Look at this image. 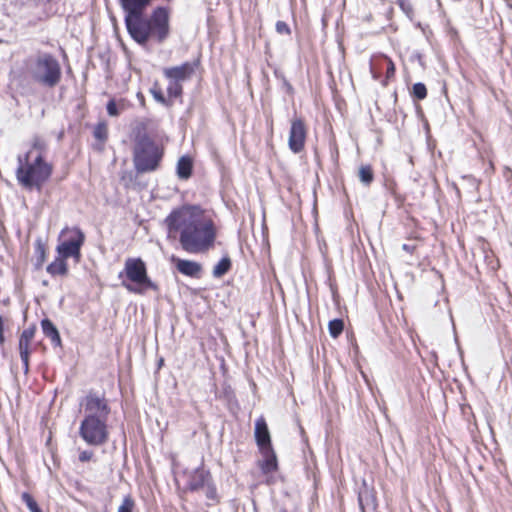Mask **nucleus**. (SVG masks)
<instances>
[{
    "instance_id": "f257e3e1",
    "label": "nucleus",
    "mask_w": 512,
    "mask_h": 512,
    "mask_svg": "<svg viewBox=\"0 0 512 512\" xmlns=\"http://www.w3.org/2000/svg\"><path fill=\"white\" fill-rule=\"evenodd\" d=\"M165 223L170 238H176L177 233H180L181 247L188 253L206 252L214 244V223L199 207L184 206L175 210L166 218Z\"/></svg>"
},
{
    "instance_id": "f03ea898",
    "label": "nucleus",
    "mask_w": 512,
    "mask_h": 512,
    "mask_svg": "<svg viewBox=\"0 0 512 512\" xmlns=\"http://www.w3.org/2000/svg\"><path fill=\"white\" fill-rule=\"evenodd\" d=\"M152 0H120L126 12L125 23L131 37L141 45L155 37L164 41L169 34V13L166 8H156L149 19L143 18V11Z\"/></svg>"
},
{
    "instance_id": "7ed1b4c3",
    "label": "nucleus",
    "mask_w": 512,
    "mask_h": 512,
    "mask_svg": "<svg viewBox=\"0 0 512 512\" xmlns=\"http://www.w3.org/2000/svg\"><path fill=\"white\" fill-rule=\"evenodd\" d=\"M80 412L83 414L78 430L81 439L89 446L105 445L110 436L108 419L111 412L105 396L89 392L80 401Z\"/></svg>"
},
{
    "instance_id": "20e7f679",
    "label": "nucleus",
    "mask_w": 512,
    "mask_h": 512,
    "mask_svg": "<svg viewBox=\"0 0 512 512\" xmlns=\"http://www.w3.org/2000/svg\"><path fill=\"white\" fill-rule=\"evenodd\" d=\"M47 152V142L40 136H35L31 148L18 156L16 178L18 183L28 190H41L44 183L50 178L53 167L44 156Z\"/></svg>"
},
{
    "instance_id": "39448f33",
    "label": "nucleus",
    "mask_w": 512,
    "mask_h": 512,
    "mask_svg": "<svg viewBox=\"0 0 512 512\" xmlns=\"http://www.w3.org/2000/svg\"><path fill=\"white\" fill-rule=\"evenodd\" d=\"M122 279V285L129 292L145 294L148 290H157L147 273L146 264L141 258H127L124 269L118 275Z\"/></svg>"
},
{
    "instance_id": "423d86ee",
    "label": "nucleus",
    "mask_w": 512,
    "mask_h": 512,
    "mask_svg": "<svg viewBox=\"0 0 512 512\" xmlns=\"http://www.w3.org/2000/svg\"><path fill=\"white\" fill-rule=\"evenodd\" d=\"M30 77L46 87H55L61 79V67L51 54L43 53L31 59L27 65Z\"/></svg>"
},
{
    "instance_id": "0eeeda50",
    "label": "nucleus",
    "mask_w": 512,
    "mask_h": 512,
    "mask_svg": "<svg viewBox=\"0 0 512 512\" xmlns=\"http://www.w3.org/2000/svg\"><path fill=\"white\" fill-rule=\"evenodd\" d=\"M163 156L162 148L146 135L139 137L134 148V166L137 172L156 170Z\"/></svg>"
},
{
    "instance_id": "6e6552de",
    "label": "nucleus",
    "mask_w": 512,
    "mask_h": 512,
    "mask_svg": "<svg viewBox=\"0 0 512 512\" xmlns=\"http://www.w3.org/2000/svg\"><path fill=\"white\" fill-rule=\"evenodd\" d=\"M85 241V234L78 227H65L58 237L56 251L59 255L73 258L76 263L81 260V247Z\"/></svg>"
},
{
    "instance_id": "1a4fd4ad",
    "label": "nucleus",
    "mask_w": 512,
    "mask_h": 512,
    "mask_svg": "<svg viewBox=\"0 0 512 512\" xmlns=\"http://www.w3.org/2000/svg\"><path fill=\"white\" fill-rule=\"evenodd\" d=\"M307 130L302 119L294 118L291 121L288 145L292 152L300 153L305 146Z\"/></svg>"
},
{
    "instance_id": "9d476101",
    "label": "nucleus",
    "mask_w": 512,
    "mask_h": 512,
    "mask_svg": "<svg viewBox=\"0 0 512 512\" xmlns=\"http://www.w3.org/2000/svg\"><path fill=\"white\" fill-rule=\"evenodd\" d=\"M35 331H36L35 327H28L25 330H23V332L21 333L20 338H19L18 348H19L20 358L24 365L25 373H27L29 370V356L31 353L30 345L34 338Z\"/></svg>"
},
{
    "instance_id": "9b49d317",
    "label": "nucleus",
    "mask_w": 512,
    "mask_h": 512,
    "mask_svg": "<svg viewBox=\"0 0 512 512\" xmlns=\"http://www.w3.org/2000/svg\"><path fill=\"white\" fill-rule=\"evenodd\" d=\"M384 65L386 66V79L389 80L392 77H394L395 65H394L393 61L385 55H380V56L374 57L370 62V70L375 79L379 78L380 69Z\"/></svg>"
},
{
    "instance_id": "f8f14e48",
    "label": "nucleus",
    "mask_w": 512,
    "mask_h": 512,
    "mask_svg": "<svg viewBox=\"0 0 512 512\" xmlns=\"http://www.w3.org/2000/svg\"><path fill=\"white\" fill-rule=\"evenodd\" d=\"M193 71L190 63H184L180 66L165 68L163 72L169 80L181 82L188 79Z\"/></svg>"
},
{
    "instance_id": "ddd939ff",
    "label": "nucleus",
    "mask_w": 512,
    "mask_h": 512,
    "mask_svg": "<svg viewBox=\"0 0 512 512\" xmlns=\"http://www.w3.org/2000/svg\"><path fill=\"white\" fill-rule=\"evenodd\" d=\"M255 438L260 450L271 446V439L266 421L263 417L256 420Z\"/></svg>"
},
{
    "instance_id": "4468645a",
    "label": "nucleus",
    "mask_w": 512,
    "mask_h": 512,
    "mask_svg": "<svg viewBox=\"0 0 512 512\" xmlns=\"http://www.w3.org/2000/svg\"><path fill=\"white\" fill-rule=\"evenodd\" d=\"M173 260L176 263L178 271L184 275L197 277L202 270V266L195 261L183 260L179 258H175Z\"/></svg>"
},
{
    "instance_id": "2eb2a0df",
    "label": "nucleus",
    "mask_w": 512,
    "mask_h": 512,
    "mask_svg": "<svg viewBox=\"0 0 512 512\" xmlns=\"http://www.w3.org/2000/svg\"><path fill=\"white\" fill-rule=\"evenodd\" d=\"M263 461L260 463L261 470L264 473H271L277 470V457L272 447L261 450Z\"/></svg>"
},
{
    "instance_id": "dca6fc26",
    "label": "nucleus",
    "mask_w": 512,
    "mask_h": 512,
    "mask_svg": "<svg viewBox=\"0 0 512 512\" xmlns=\"http://www.w3.org/2000/svg\"><path fill=\"white\" fill-rule=\"evenodd\" d=\"M209 480L210 474L208 472L204 469H196L191 475L188 485L191 490H199L205 488Z\"/></svg>"
},
{
    "instance_id": "f3484780",
    "label": "nucleus",
    "mask_w": 512,
    "mask_h": 512,
    "mask_svg": "<svg viewBox=\"0 0 512 512\" xmlns=\"http://www.w3.org/2000/svg\"><path fill=\"white\" fill-rule=\"evenodd\" d=\"M68 258L69 257L58 254L55 260L47 266V272L51 276H66L68 274V265L66 262Z\"/></svg>"
},
{
    "instance_id": "a211bd4d",
    "label": "nucleus",
    "mask_w": 512,
    "mask_h": 512,
    "mask_svg": "<svg viewBox=\"0 0 512 512\" xmlns=\"http://www.w3.org/2000/svg\"><path fill=\"white\" fill-rule=\"evenodd\" d=\"M358 502L362 512L367 508L375 509L376 507L374 494L366 485L359 491Z\"/></svg>"
},
{
    "instance_id": "6ab92c4d",
    "label": "nucleus",
    "mask_w": 512,
    "mask_h": 512,
    "mask_svg": "<svg viewBox=\"0 0 512 512\" xmlns=\"http://www.w3.org/2000/svg\"><path fill=\"white\" fill-rule=\"evenodd\" d=\"M192 159L188 156H182L177 163V175L180 179H188L192 173Z\"/></svg>"
},
{
    "instance_id": "aec40b11",
    "label": "nucleus",
    "mask_w": 512,
    "mask_h": 512,
    "mask_svg": "<svg viewBox=\"0 0 512 512\" xmlns=\"http://www.w3.org/2000/svg\"><path fill=\"white\" fill-rule=\"evenodd\" d=\"M41 326L45 336L50 338L54 345H60L61 338L53 323L50 320L45 319L42 321Z\"/></svg>"
},
{
    "instance_id": "412c9836",
    "label": "nucleus",
    "mask_w": 512,
    "mask_h": 512,
    "mask_svg": "<svg viewBox=\"0 0 512 512\" xmlns=\"http://www.w3.org/2000/svg\"><path fill=\"white\" fill-rule=\"evenodd\" d=\"M128 107H129V104L124 99H121L119 101L111 100L107 104V112L110 116L116 117V116H119Z\"/></svg>"
},
{
    "instance_id": "4be33fe9",
    "label": "nucleus",
    "mask_w": 512,
    "mask_h": 512,
    "mask_svg": "<svg viewBox=\"0 0 512 512\" xmlns=\"http://www.w3.org/2000/svg\"><path fill=\"white\" fill-rule=\"evenodd\" d=\"M231 268V260L229 257H223L213 268V276L220 278L225 275Z\"/></svg>"
},
{
    "instance_id": "5701e85b",
    "label": "nucleus",
    "mask_w": 512,
    "mask_h": 512,
    "mask_svg": "<svg viewBox=\"0 0 512 512\" xmlns=\"http://www.w3.org/2000/svg\"><path fill=\"white\" fill-rule=\"evenodd\" d=\"M329 333L333 338H337L344 329V323L341 319L331 320L328 324Z\"/></svg>"
},
{
    "instance_id": "b1692460",
    "label": "nucleus",
    "mask_w": 512,
    "mask_h": 512,
    "mask_svg": "<svg viewBox=\"0 0 512 512\" xmlns=\"http://www.w3.org/2000/svg\"><path fill=\"white\" fill-rule=\"evenodd\" d=\"M359 178L362 183L369 185L373 181V171L370 166H361L359 169Z\"/></svg>"
},
{
    "instance_id": "393cba45",
    "label": "nucleus",
    "mask_w": 512,
    "mask_h": 512,
    "mask_svg": "<svg viewBox=\"0 0 512 512\" xmlns=\"http://www.w3.org/2000/svg\"><path fill=\"white\" fill-rule=\"evenodd\" d=\"M22 500L26 503L28 509L31 512H42L41 509L38 507V504L33 499V497L29 493H23L22 494Z\"/></svg>"
},
{
    "instance_id": "a878e982",
    "label": "nucleus",
    "mask_w": 512,
    "mask_h": 512,
    "mask_svg": "<svg viewBox=\"0 0 512 512\" xmlns=\"http://www.w3.org/2000/svg\"><path fill=\"white\" fill-rule=\"evenodd\" d=\"M134 508L135 501L128 495L123 499L122 504L118 508V512H133Z\"/></svg>"
},
{
    "instance_id": "bb28decb",
    "label": "nucleus",
    "mask_w": 512,
    "mask_h": 512,
    "mask_svg": "<svg viewBox=\"0 0 512 512\" xmlns=\"http://www.w3.org/2000/svg\"><path fill=\"white\" fill-rule=\"evenodd\" d=\"M168 94L170 97H178L182 94V85L181 82L170 80L169 86L167 88Z\"/></svg>"
},
{
    "instance_id": "cd10ccee",
    "label": "nucleus",
    "mask_w": 512,
    "mask_h": 512,
    "mask_svg": "<svg viewBox=\"0 0 512 512\" xmlns=\"http://www.w3.org/2000/svg\"><path fill=\"white\" fill-rule=\"evenodd\" d=\"M413 94L419 100L424 99L427 96V89H426L425 85L422 83L414 84Z\"/></svg>"
},
{
    "instance_id": "c85d7f7f",
    "label": "nucleus",
    "mask_w": 512,
    "mask_h": 512,
    "mask_svg": "<svg viewBox=\"0 0 512 512\" xmlns=\"http://www.w3.org/2000/svg\"><path fill=\"white\" fill-rule=\"evenodd\" d=\"M94 136L99 140H105L107 137V128L104 124H99L94 130Z\"/></svg>"
},
{
    "instance_id": "c756f323",
    "label": "nucleus",
    "mask_w": 512,
    "mask_h": 512,
    "mask_svg": "<svg viewBox=\"0 0 512 512\" xmlns=\"http://www.w3.org/2000/svg\"><path fill=\"white\" fill-rule=\"evenodd\" d=\"M94 452L91 450H80L78 459L80 462H89L93 459Z\"/></svg>"
},
{
    "instance_id": "7c9ffc66",
    "label": "nucleus",
    "mask_w": 512,
    "mask_h": 512,
    "mask_svg": "<svg viewBox=\"0 0 512 512\" xmlns=\"http://www.w3.org/2000/svg\"><path fill=\"white\" fill-rule=\"evenodd\" d=\"M276 30L280 34H289L290 33L289 26L283 21H278L276 23Z\"/></svg>"
},
{
    "instance_id": "2f4dec72",
    "label": "nucleus",
    "mask_w": 512,
    "mask_h": 512,
    "mask_svg": "<svg viewBox=\"0 0 512 512\" xmlns=\"http://www.w3.org/2000/svg\"><path fill=\"white\" fill-rule=\"evenodd\" d=\"M152 94H153V97L156 101H158L159 103H162V104H166V99L165 97L163 96L162 92L159 91V90H156V89H153L152 91Z\"/></svg>"
},
{
    "instance_id": "473e14b6",
    "label": "nucleus",
    "mask_w": 512,
    "mask_h": 512,
    "mask_svg": "<svg viewBox=\"0 0 512 512\" xmlns=\"http://www.w3.org/2000/svg\"><path fill=\"white\" fill-rule=\"evenodd\" d=\"M37 252L39 253V264H42L45 261V248L44 246L38 242L37 244Z\"/></svg>"
},
{
    "instance_id": "72a5a7b5",
    "label": "nucleus",
    "mask_w": 512,
    "mask_h": 512,
    "mask_svg": "<svg viewBox=\"0 0 512 512\" xmlns=\"http://www.w3.org/2000/svg\"><path fill=\"white\" fill-rule=\"evenodd\" d=\"M206 490V495L209 499L214 500L216 498V490L209 485V483L204 488Z\"/></svg>"
},
{
    "instance_id": "f704fd0d",
    "label": "nucleus",
    "mask_w": 512,
    "mask_h": 512,
    "mask_svg": "<svg viewBox=\"0 0 512 512\" xmlns=\"http://www.w3.org/2000/svg\"><path fill=\"white\" fill-rule=\"evenodd\" d=\"M402 247L407 252H412L414 250V246H410L408 244H404Z\"/></svg>"
},
{
    "instance_id": "c9c22d12",
    "label": "nucleus",
    "mask_w": 512,
    "mask_h": 512,
    "mask_svg": "<svg viewBox=\"0 0 512 512\" xmlns=\"http://www.w3.org/2000/svg\"><path fill=\"white\" fill-rule=\"evenodd\" d=\"M4 330H0V344L2 345L4 343Z\"/></svg>"
},
{
    "instance_id": "e433bc0d",
    "label": "nucleus",
    "mask_w": 512,
    "mask_h": 512,
    "mask_svg": "<svg viewBox=\"0 0 512 512\" xmlns=\"http://www.w3.org/2000/svg\"><path fill=\"white\" fill-rule=\"evenodd\" d=\"M137 97H138V99H140V101H141L142 103H144V96L142 95V93H140V92H139V93L137 94Z\"/></svg>"
}]
</instances>
